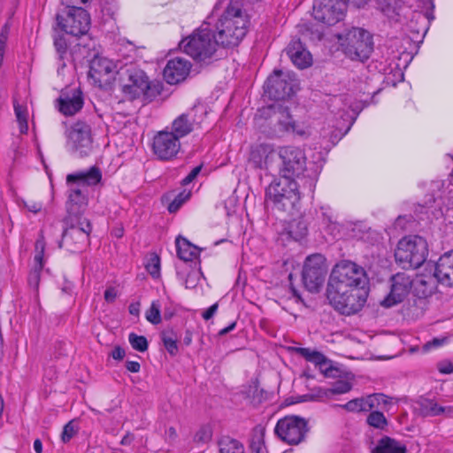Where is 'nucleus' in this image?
<instances>
[{
	"label": "nucleus",
	"instance_id": "1",
	"mask_svg": "<svg viewBox=\"0 0 453 453\" xmlns=\"http://www.w3.org/2000/svg\"><path fill=\"white\" fill-rule=\"evenodd\" d=\"M366 273L363 267L349 261L337 263L330 274L326 296L330 304L344 315L357 312L365 304Z\"/></svg>",
	"mask_w": 453,
	"mask_h": 453
},
{
	"label": "nucleus",
	"instance_id": "2",
	"mask_svg": "<svg viewBox=\"0 0 453 453\" xmlns=\"http://www.w3.org/2000/svg\"><path fill=\"white\" fill-rule=\"evenodd\" d=\"M213 21V15H211L199 28L179 43L180 50L196 62L211 61L220 44L215 33H212L209 27Z\"/></svg>",
	"mask_w": 453,
	"mask_h": 453
},
{
	"label": "nucleus",
	"instance_id": "3",
	"mask_svg": "<svg viewBox=\"0 0 453 453\" xmlns=\"http://www.w3.org/2000/svg\"><path fill=\"white\" fill-rule=\"evenodd\" d=\"M293 119L287 108L280 104H272L257 111L255 124L266 135L274 137L289 133Z\"/></svg>",
	"mask_w": 453,
	"mask_h": 453
},
{
	"label": "nucleus",
	"instance_id": "4",
	"mask_svg": "<svg viewBox=\"0 0 453 453\" xmlns=\"http://www.w3.org/2000/svg\"><path fill=\"white\" fill-rule=\"evenodd\" d=\"M428 256V243L419 235H407L397 242L395 258L403 268H418Z\"/></svg>",
	"mask_w": 453,
	"mask_h": 453
},
{
	"label": "nucleus",
	"instance_id": "5",
	"mask_svg": "<svg viewBox=\"0 0 453 453\" xmlns=\"http://www.w3.org/2000/svg\"><path fill=\"white\" fill-rule=\"evenodd\" d=\"M265 200L279 209L294 207L300 200L296 181L294 178L279 176L266 188Z\"/></svg>",
	"mask_w": 453,
	"mask_h": 453
},
{
	"label": "nucleus",
	"instance_id": "6",
	"mask_svg": "<svg viewBox=\"0 0 453 453\" xmlns=\"http://www.w3.org/2000/svg\"><path fill=\"white\" fill-rule=\"evenodd\" d=\"M342 40V38H340ZM345 54L353 60L364 61L367 59L372 50V35L359 27L349 30L341 42Z\"/></svg>",
	"mask_w": 453,
	"mask_h": 453
},
{
	"label": "nucleus",
	"instance_id": "7",
	"mask_svg": "<svg viewBox=\"0 0 453 453\" xmlns=\"http://www.w3.org/2000/svg\"><path fill=\"white\" fill-rule=\"evenodd\" d=\"M277 165L275 175L296 178L306 167V156L304 151L296 146H280L278 148Z\"/></svg>",
	"mask_w": 453,
	"mask_h": 453
},
{
	"label": "nucleus",
	"instance_id": "8",
	"mask_svg": "<svg viewBox=\"0 0 453 453\" xmlns=\"http://www.w3.org/2000/svg\"><path fill=\"white\" fill-rule=\"evenodd\" d=\"M121 91L128 100H143L150 88V83L145 73L134 65L121 68Z\"/></svg>",
	"mask_w": 453,
	"mask_h": 453
},
{
	"label": "nucleus",
	"instance_id": "9",
	"mask_svg": "<svg viewBox=\"0 0 453 453\" xmlns=\"http://www.w3.org/2000/svg\"><path fill=\"white\" fill-rule=\"evenodd\" d=\"M58 26L65 33L80 36L88 33L90 27V16L88 12L75 5H66L57 16Z\"/></svg>",
	"mask_w": 453,
	"mask_h": 453
},
{
	"label": "nucleus",
	"instance_id": "10",
	"mask_svg": "<svg viewBox=\"0 0 453 453\" xmlns=\"http://www.w3.org/2000/svg\"><path fill=\"white\" fill-rule=\"evenodd\" d=\"M66 146L76 157L88 156L93 150L90 126L82 121L74 123L67 131Z\"/></svg>",
	"mask_w": 453,
	"mask_h": 453
},
{
	"label": "nucleus",
	"instance_id": "11",
	"mask_svg": "<svg viewBox=\"0 0 453 453\" xmlns=\"http://www.w3.org/2000/svg\"><path fill=\"white\" fill-rule=\"evenodd\" d=\"M265 93L273 100H285L295 93L296 81L289 72L275 70L264 86Z\"/></svg>",
	"mask_w": 453,
	"mask_h": 453
},
{
	"label": "nucleus",
	"instance_id": "12",
	"mask_svg": "<svg viewBox=\"0 0 453 453\" xmlns=\"http://www.w3.org/2000/svg\"><path fill=\"white\" fill-rule=\"evenodd\" d=\"M327 273L326 258L320 254H313L304 261L303 281L311 292H317L322 287Z\"/></svg>",
	"mask_w": 453,
	"mask_h": 453
},
{
	"label": "nucleus",
	"instance_id": "13",
	"mask_svg": "<svg viewBox=\"0 0 453 453\" xmlns=\"http://www.w3.org/2000/svg\"><path fill=\"white\" fill-rule=\"evenodd\" d=\"M278 150L269 142H259L250 147L249 163L257 169H260L270 175H275L279 167L277 165Z\"/></svg>",
	"mask_w": 453,
	"mask_h": 453
},
{
	"label": "nucleus",
	"instance_id": "14",
	"mask_svg": "<svg viewBox=\"0 0 453 453\" xmlns=\"http://www.w3.org/2000/svg\"><path fill=\"white\" fill-rule=\"evenodd\" d=\"M307 432V421L298 416H286L280 418L275 426L276 434L283 441L291 445L303 441Z\"/></svg>",
	"mask_w": 453,
	"mask_h": 453
},
{
	"label": "nucleus",
	"instance_id": "15",
	"mask_svg": "<svg viewBox=\"0 0 453 453\" xmlns=\"http://www.w3.org/2000/svg\"><path fill=\"white\" fill-rule=\"evenodd\" d=\"M346 10V0H314L312 14L315 19L332 26L343 19Z\"/></svg>",
	"mask_w": 453,
	"mask_h": 453
},
{
	"label": "nucleus",
	"instance_id": "16",
	"mask_svg": "<svg viewBox=\"0 0 453 453\" xmlns=\"http://www.w3.org/2000/svg\"><path fill=\"white\" fill-rule=\"evenodd\" d=\"M181 148L180 139L168 128L157 132L152 141V152L161 161H170L177 157Z\"/></svg>",
	"mask_w": 453,
	"mask_h": 453
},
{
	"label": "nucleus",
	"instance_id": "17",
	"mask_svg": "<svg viewBox=\"0 0 453 453\" xmlns=\"http://www.w3.org/2000/svg\"><path fill=\"white\" fill-rule=\"evenodd\" d=\"M91 230L90 222L84 219L64 232L62 242L67 249L78 251L88 244V236Z\"/></svg>",
	"mask_w": 453,
	"mask_h": 453
},
{
	"label": "nucleus",
	"instance_id": "18",
	"mask_svg": "<svg viewBox=\"0 0 453 453\" xmlns=\"http://www.w3.org/2000/svg\"><path fill=\"white\" fill-rule=\"evenodd\" d=\"M118 65L104 56H96L90 61L88 78L99 87L108 83L117 72Z\"/></svg>",
	"mask_w": 453,
	"mask_h": 453
},
{
	"label": "nucleus",
	"instance_id": "19",
	"mask_svg": "<svg viewBox=\"0 0 453 453\" xmlns=\"http://www.w3.org/2000/svg\"><path fill=\"white\" fill-rule=\"evenodd\" d=\"M412 290V279L410 275L400 273L391 278L389 294L381 302L384 307H391L403 302Z\"/></svg>",
	"mask_w": 453,
	"mask_h": 453
},
{
	"label": "nucleus",
	"instance_id": "20",
	"mask_svg": "<svg viewBox=\"0 0 453 453\" xmlns=\"http://www.w3.org/2000/svg\"><path fill=\"white\" fill-rule=\"evenodd\" d=\"M83 104L82 92L77 87H68L62 89L57 101L58 111L65 116L74 115L81 110Z\"/></svg>",
	"mask_w": 453,
	"mask_h": 453
},
{
	"label": "nucleus",
	"instance_id": "21",
	"mask_svg": "<svg viewBox=\"0 0 453 453\" xmlns=\"http://www.w3.org/2000/svg\"><path fill=\"white\" fill-rule=\"evenodd\" d=\"M192 64L183 57L170 58L163 71L165 81L168 84H178L185 81L191 71Z\"/></svg>",
	"mask_w": 453,
	"mask_h": 453
},
{
	"label": "nucleus",
	"instance_id": "22",
	"mask_svg": "<svg viewBox=\"0 0 453 453\" xmlns=\"http://www.w3.org/2000/svg\"><path fill=\"white\" fill-rule=\"evenodd\" d=\"M440 283L434 272H431V262H429L424 272L412 279V292L420 298L432 296L437 290V284Z\"/></svg>",
	"mask_w": 453,
	"mask_h": 453
},
{
	"label": "nucleus",
	"instance_id": "23",
	"mask_svg": "<svg viewBox=\"0 0 453 453\" xmlns=\"http://www.w3.org/2000/svg\"><path fill=\"white\" fill-rule=\"evenodd\" d=\"M431 272L441 285L453 288V251L446 252L437 261L431 262Z\"/></svg>",
	"mask_w": 453,
	"mask_h": 453
},
{
	"label": "nucleus",
	"instance_id": "24",
	"mask_svg": "<svg viewBox=\"0 0 453 453\" xmlns=\"http://www.w3.org/2000/svg\"><path fill=\"white\" fill-rule=\"evenodd\" d=\"M353 376L346 375L343 379L335 381L329 388H318L310 399L313 401H325L330 399L333 395H342L349 392L353 387Z\"/></svg>",
	"mask_w": 453,
	"mask_h": 453
},
{
	"label": "nucleus",
	"instance_id": "25",
	"mask_svg": "<svg viewBox=\"0 0 453 453\" xmlns=\"http://www.w3.org/2000/svg\"><path fill=\"white\" fill-rule=\"evenodd\" d=\"M44 237L41 235L35 245V255L33 267L28 275V283L31 287L38 288L40 281V273L44 266V250H45Z\"/></svg>",
	"mask_w": 453,
	"mask_h": 453
},
{
	"label": "nucleus",
	"instance_id": "26",
	"mask_svg": "<svg viewBox=\"0 0 453 453\" xmlns=\"http://www.w3.org/2000/svg\"><path fill=\"white\" fill-rule=\"evenodd\" d=\"M287 54L293 64L300 69L306 68L311 65V55L299 41H294L288 45Z\"/></svg>",
	"mask_w": 453,
	"mask_h": 453
},
{
	"label": "nucleus",
	"instance_id": "27",
	"mask_svg": "<svg viewBox=\"0 0 453 453\" xmlns=\"http://www.w3.org/2000/svg\"><path fill=\"white\" fill-rule=\"evenodd\" d=\"M195 121L194 110L188 111L180 114L173 121L170 132L180 140L191 133Z\"/></svg>",
	"mask_w": 453,
	"mask_h": 453
},
{
	"label": "nucleus",
	"instance_id": "28",
	"mask_svg": "<svg viewBox=\"0 0 453 453\" xmlns=\"http://www.w3.org/2000/svg\"><path fill=\"white\" fill-rule=\"evenodd\" d=\"M300 354L309 362L313 363L325 373L326 376H334V369L328 359L320 352L306 348L299 349Z\"/></svg>",
	"mask_w": 453,
	"mask_h": 453
},
{
	"label": "nucleus",
	"instance_id": "29",
	"mask_svg": "<svg viewBox=\"0 0 453 453\" xmlns=\"http://www.w3.org/2000/svg\"><path fill=\"white\" fill-rule=\"evenodd\" d=\"M300 354L309 362L313 363L325 373L326 376H334V369L328 359L320 352L306 348L299 349Z\"/></svg>",
	"mask_w": 453,
	"mask_h": 453
},
{
	"label": "nucleus",
	"instance_id": "30",
	"mask_svg": "<svg viewBox=\"0 0 453 453\" xmlns=\"http://www.w3.org/2000/svg\"><path fill=\"white\" fill-rule=\"evenodd\" d=\"M378 401V395H371L366 397L352 399L344 404H336L335 407L342 408L349 412L369 411Z\"/></svg>",
	"mask_w": 453,
	"mask_h": 453
},
{
	"label": "nucleus",
	"instance_id": "31",
	"mask_svg": "<svg viewBox=\"0 0 453 453\" xmlns=\"http://www.w3.org/2000/svg\"><path fill=\"white\" fill-rule=\"evenodd\" d=\"M102 173L100 170L93 166L88 171H82L76 173L69 174L66 178L68 182L77 181L81 185L93 186L100 182Z\"/></svg>",
	"mask_w": 453,
	"mask_h": 453
},
{
	"label": "nucleus",
	"instance_id": "32",
	"mask_svg": "<svg viewBox=\"0 0 453 453\" xmlns=\"http://www.w3.org/2000/svg\"><path fill=\"white\" fill-rule=\"evenodd\" d=\"M371 453H407V448L400 441L385 436L378 441Z\"/></svg>",
	"mask_w": 453,
	"mask_h": 453
},
{
	"label": "nucleus",
	"instance_id": "33",
	"mask_svg": "<svg viewBox=\"0 0 453 453\" xmlns=\"http://www.w3.org/2000/svg\"><path fill=\"white\" fill-rule=\"evenodd\" d=\"M419 411L423 416H439L441 414L450 415L453 413L452 406H440L436 402L430 399H421L418 402Z\"/></svg>",
	"mask_w": 453,
	"mask_h": 453
},
{
	"label": "nucleus",
	"instance_id": "34",
	"mask_svg": "<svg viewBox=\"0 0 453 453\" xmlns=\"http://www.w3.org/2000/svg\"><path fill=\"white\" fill-rule=\"evenodd\" d=\"M177 255L183 261H193L197 258L200 253L199 249L189 242L187 239L178 237L176 239Z\"/></svg>",
	"mask_w": 453,
	"mask_h": 453
},
{
	"label": "nucleus",
	"instance_id": "35",
	"mask_svg": "<svg viewBox=\"0 0 453 453\" xmlns=\"http://www.w3.org/2000/svg\"><path fill=\"white\" fill-rule=\"evenodd\" d=\"M219 453H244V448L238 441L226 437L219 441Z\"/></svg>",
	"mask_w": 453,
	"mask_h": 453
},
{
	"label": "nucleus",
	"instance_id": "36",
	"mask_svg": "<svg viewBox=\"0 0 453 453\" xmlns=\"http://www.w3.org/2000/svg\"><path fill=\"white\" fill-rule=\"evenodd\" d=\"M163 302L161 300H154L150 308L145 311L146 319L153 324L158 325L162 321V311Z\"/></svg>",
	"mask_w": 453,
	"mask_h": 453
},
{
	"label": "nucleus",
	"instance_id": "37",
	"mask_svg": "<svg viewBox=\"0 0 453 453\" xmlns=\"http://www.w3.org/2000/svg\"><path fill=\"white\" fill-rule=\"evenodd\" d=\"M307 234V226L303 219H294L288 226V234L293 239L298 241L303 239Z\"/></svg>",
	"mask_w": 453,
	"mask_h": 453
},
{
	"label": "nucleus",
	"instance_id": "38",
	"mask_svg": "<svg viewBox=\"0 0 453 453\" xmlns=\"http://www.w3.org/2000/svg\"><path fill=\"white\" fill-rule=\"evenodd\" d=\"M14 111L17 121L19 123V131L21 134H26L28 130V111L26 106L14 103Z\"/></svg>",
	"mask_w": 453,
	"mask_h": 453
},
{
	"label": "nucleus",
	"instance_id": "39",
	"mask_svg": "<svg viewBox=\"0 0 453 453\" xmlns=\"http://www.w3.org/2000/svg\"><path fill=\"white\" fill-rule=\"evenodd\" d=\"M147 272L155 279L160 276V258L159 257L152 253L150 254L145 265Z\"/></svg>",
	"mask_w": 453,
	"mask_h": 453
},
{
	"label": "nucleus",
	"instance_id": "40",
	"mask_svg": "<svg viewBox=\"0 0 453 453\" xmlns=\"http://www.w3.org/2000/svg\"><path fill=\"white\" fill-rule=\"evenodd\" d=\"M128 341L132 348L135 350L144 352L148 349V341L144 336L132 333L128 336Z\"/></svg>",
	"mask_w": 453,
	"mask_h": 453
},
{
	"label": "nucleus",
	"instance_id": "41",
	"mask_svg": "<svg viewBox=\"0 0 453 453\" xmlns=\"http://www.w3.org/2000/svg\"><path fill=\"white\" fill-rule=\"evenodd\" d=\"M322 226L325 228V230L333 236H335L336 234L339 233V225L333 220L331 215H328L326 212L324 211L322 212Z\"/></svg>",
	"mask_w": 453,
	"mask_h": 453
},
{
	"label": "nucleus",
	"instance_id": "42",
	"mask_svg": "<svg viewBox=\"0 0 453 453\" xmlns=\"http://www.w3.org/2000/svg\"><path fill=\"white\" fill-rule=\"evenodd\" d=\"M191 192L188 190H183L180 192L174 200L169 204L168 210L170 212H175L179 208L189 199Z\"/></svg>",
	"mask_w": 453,
	"mask_h": 453
},
{
	"label": "nucleus",
	"instance_id": "43",
	"mask_svg": "<svg viewBox=\"0 0 453 453\" xmlns=\"http://www.w3.org/2000/svg\"><path fill=\"white\" fill-rule=\"evenodd\" d=\"M367 422L371 426L380 429H382L387 424L383 413L379 411L372 412L367 418Z\"/></svg>",
	"mask_w": 453,
	"mask_h": 453
},
{
	"label": "nucleus",
	"instance_id": "44",
	"mask_svg": "<svg viewBox=\"0 0 453 453\" xmlns=\"http://www.w3.org/2000/svg\"><path fill=\"white\" fill-rule=\"evenodd\" d=\"M162 341L170 355L175 356L178 352L177 338L171 334H163Z\"/></svg>",
	"mask_w": 453,
	"mask_h": 453
},
{
	"label": "nucleus",
	"instance_id": "45",
	"mask_svg": "<svg viewBox=\"0 0 453 453\" xmlns=\"http://www.w3.org/2000/svg\"><path fill=\"white\" fill-rule=\"evenodd\" d=\"M19 206L26 209L27 211L36 214L42 209V203L34 200H24L19 201Z\"/></svg>",
	"mask_w": 453,
	"mask_h": 453
},
{
	"label": "nucleus",
	"instance_id": "46",
	"mask_svg": "<svg viewBox=\"0 0 453 453\" xmlns=\"http://www.w3.org/2000/svg\"><path fill=\"white\" fill-rule=\"evenodd\" d=\"M289 133L295 134L299 136H307L310 134V127L305 123L293 121L289 129Z\"/></svg>",
	"mask_w": 453,
	"mask_h": 453
},
{
	"label": "nucleus",
	"instance_id": "47",
	"mask_svg": "<svg viewBox=\"0 0 453 453\" xmlns=\"http://www.w3.org/2000/svg\"><path fill=\"white\" fill-rule=\"evenodd\" d=\"M420 210L417 211L418 213L420 214H426L427 215V219H439L440 217H441L443 215V211L441 208L439 209H436V208H434L433 205H430V206H423V205H419L418 206Z\"/></svg>",
	"mask_w": 453,
	"mask_h": 453
},
{
	"label": "nucleus",
	"instance_id": "48",
	"mask_svg": "<svg viewBox=\"0 0 453 453\" xmlns=\"http://www.w3.org/2000/svg\"><path fill=\"white\" fill-rule=\"evenodd\" d=\"M78 427L74 425L73 421H69L63 429L61 440L63 442H68L77 433Z\"/></svg>",
	"mask_w": 453,
	"mask_h": 453
},
{
	"label": "nucleus",
	"instance_id": "49",
	"mask_svg": "<svg viewBox=\"0 0 453 453\" xmlns=\"http://www.w3.org/2000/svg\"><path fill=\"white\" fill-rule=\"evenodd\" d=\"M201 272L198 270H191L185 280V287L187 288H194L199 283L201 279Z\"/></svg>",
	"mask_w": 453,
	"mask_h": 453
},
{
	"label": "nucleus",
	"instance_id": "50",
	"mask_svg": "<svg viewBox=\"0 0 453 453\" xmlns=\"http://www.w3.org/2000/svg\"><path fill=\"white\" fill-rule=\"evenodd\" d=\"M10 30H11V27L8 23L4 24L3 26V27L1 28V31H0V50L1 51H5V50H6L7 42H8L9 35H10Z\"/></svg>",
	"mask_w": 453,
	"mask_h": 453
},
{
	"label": "nucleus",
	"instance_id": "51",
	"mask_svg": "<svg viewBox=\"0 0 453 453\" xmlns=\"http://www.w3.org/2000/svg\"><path fill=\"white\" fill-rule=\"evenodd\" d=\"M69 201L75 204H85L86 197L80 189L73 188L69 194Z\"/></svg>",
	"mask_w": 453,
	"mask_h": 453
},
{
	"label": "nucleus",
	"instance_id": "52",
	"mask_svg": "<svg viewBox=\"0 0 453 453\" xmlns=\"http://www.w3.org/2000/svg\"><path fill=\"white\" fill-rule=\"evenodd\" d=\"M448 342H449V338L446 336L441 337V338H434L431 342H428L426 344H424L423 350L425 352L429 351L433 348H438V347H441V346L448 343Z\"/></svg>",
	"mask_w": 453,
	"mask_h": 453
},
{
	"label": "nucleus",
	"instance_id": "53",
	"mask_svg": "<svg viewBox=\"0 0 453 453\" xmlns=\"http://www.w3.org/2000/svg\"><path fill=\"white\" fill-rule=\"evenodd\" d=\"M211 438V432L209 428L203 427L196 434L195 439L197 441L206 442Z\"/></svg>",
	"mask_w": 453,
	"mask_h": 453
},
{
	"label": "nucleus",
	"instance_id": "54",
	"mask_svg": "<svg viewBox=\"0 0 453 453\" xmlns=\"http://www.w3.org/2000/svg\"><path fill=\"white\" fill-rule=\"evenodd\" d=\"M54 43H55L56 50H57L58 53L59 54V58L61 59H63L64 54L65 53L66 49H67V44H66L65 40L62 37L56 38Z\"/></svg>",
	"mask_w": 453,
	"mask_h": 453
},
{
	"label": "nucleus",
	"instance_id": "55",
	"mask_svg": "<svg viewBox=\"0 0 453 453\" xmlns=\"http://www.w3.org/2000/svg\"><path fill=\"white\" fill-rule=\"evenodd\" d=\"M437 367L441 373L451 374L453 372V364L450 361L440 362Z\"/></svg>",
	"mask_w": 453,
	"mask_h": 453
},
{
	"label": "nucleus",
	"instance_id": "56",
	"mask_svg": "<svg viewBox=\"0 0 453 453\" xmlns=\"http://www.w3.org/2000/svg\"><path fill=\"white\" fill-rule=\"evenodd\" d=\"M201 166H196L195 168L192 169V171L188 174V176H186L183 180H182V184L183 185H188L189 184L190 182H192L196 178V176L199 174L200 171H201Z\"/></svg>",
	"mask_w": 453,
	"mask_h": 453
},
{
	"label": "nucleus",
	"instance_id": "57",
	"mask_svg": "<svg viewBox=\"0 0 453 453\" xmlns=\"http://www.w3.org/2000/svg\"><path fill=\"white\" fill-rule=\"evenodd\" d=\"M117 296L118 290L113 287H110L104 291V299L108 303H113Z\"/></svg>",
	"mask_w": 453,
	"mask_h": 453
},
{
	"label": "nucleus",
	"instance_id": "58",
	"mask_svg": "<svg viewBox=\"0 0 453 453\" xmlns=\"http://www.w3.org/2000/svg\"><path fill=\"white\" fill-rule=\"evenodd\" d=\"M125 355V349L119 346H116L111 353V357L115 360H122Z\"/></svg>",
	"mask_w": 453,
	"mask_h": 453
},
{
	"label": "nucleus",
	"instance_id": "59",
	"mask_svg": "<svg viewBox=\"0 0 453 453\" xmlns=\"http://www.w3.org/2000/svg\"><path fill=\"white\" fill-rule=\"evenodd\" d=\"M217 310H218V303H214L211 307H209L206 311H204L203 312L202 316L205 320H209L210 319H211L214 316V314L217 312Z\"/></svg>",
	"mask_w": 453,
	"mask_h": 453
},
{
	"label": "nucleus",
	"instance_id": "60",
	"mask_svg": "<svg viewBox=\"0 0 453 453\" xmlns=\"http://www.w3.org/2000/svg\"><path fill=\"white\" fill-rule=\"evenodd\" d=\"M126 367L131 372H138L141 369L140 364L136 361H127Z\"/></svg>",
	"mask_w": 453,
	"mask_h": 453
},
{
	"label": "nucleus",
	"instance_id": "61",
	"mask_svg": "<svg viewBox=\"0 0 453 453\" xmlns=\"http://www.w3.org/2000/svg\"><path fill=\"white\" fill-rule=\"evenodd\" d=\"M129 312L132 315L138 316L140 312V303H133L129 305Z\"/></svg>",
	"mask_w": 453,
	"mask_h": 453
},
{
	"label": "nucleus",
	"instance_id": "62",
	"mask_svg": "<svg viewBox=\"0 0 453 453\" xmlns=\"http://www.w3.org/2000/svg\"><path fill=\"white\" fill-rule=\"evenodd\" d=\"M235 326H236V323H235V322L231 323L228 326H226V327H225V328L221 329V330L219 331V334H221V335L226 334L227 333H229L230 331H232L233 329H234Z\"/></svg>",
	"mask_w": 453,
	"mask_h": 453
},
{
	"label": "nucleus",
	"instance_id": "63",
	"mask_svg": "<svg viewBox=\"0 0 453 453\" xmlns=\"http://www.w3.org/2000/svg\"><path fill=\"white\" fill-rule=\"evenodd\" d=\"M355 6L360 8L364 7L370 0H349Z\"/></svg>",
	"mask_w": 453,
	"mask_h": 453
},
{
	"label": "nucleus",
	"instance_id": "64",
	"mask_svg": "<svg viewBox=\"0 0 453 453\" xmlns=\"http://www.w3.org/2000/svg\"><path fill=\"white\" fill-rule=\"evenodd\" d=\"M34 449L36 453H42V441L40 440H35L34 441Z\"/></svg>",
	"mask_w": 453,
	"mask_h": 453
}]
</instances>
